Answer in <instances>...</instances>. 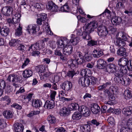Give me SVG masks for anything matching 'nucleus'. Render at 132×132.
Here are the masks:
<instances>
[{
    "instance_id": "obj_1",
    "label": "nucleus",
    "mask_w": 132,
    "mask_h": 132,
    "mask_svg": "<svg viewBox=\"0 0 132 132\" xmlns=\"http://www.w3.org/2000/svg\"><path fill=\"white\" fill-rule=\"evenodd\" d=\"M118 65L122 66L121 69V75H126L127 73L128 70L125 67L126 66L129 71H132V60H128L127 59L123 57L119 59L117 61Z\"/></svg>"
},
{
    "instance_id": "obj_2",
    "label": "nucleus",
    "mask_w": 132,
    "mask_h": 132,
    "mask_svg": "<svg viewBox=\"0 0 132 132\" xmlns=\"http://www.w3.org/2000/svg\"><path fill=\"white\" fill-rule=\"evenodd\" d=\"M78 59L76 60H71V61L68 62V64L70 65V68L72 70L69 71L67 73V76L69 77L72 78L74 75L75 72L74 70L77 67V63L81 64L82 63V54L80 52H77Z\"/></svg>"
},
{
    "instance_id": "obj_3",
    "label": "nucleus",
    "mask_w": 132,
    "mask_h": 132,
    "mask_svg": "<svg viewBox=\"0 0 132 132\" xmlns=\"http://www.w3.org/2000/svg\"><path fill=\"white\" fill-rule=\"evenodd\" d=\"M119 68H117V65L113 63L109 64L107 65L108 69L105 70V72H110L111 73H115L116 76L119 78L122 77L123 75H121V69L122 68V66L118 65Z\"/></svg>"
},
{
    "instance_id": "obj_4",
    "label": "nucleus",
    "mask_w": 132,
    "mask_h": 132,
    "mask_svg": "<svg viewBox=\"0 0 132 132\" xmlns=\"http://www.w3.org/2000/svg\"><path fill=\"white\" fill-rule=\"evenodd\" d=\"M98 26V23L96 21H93L89 23L86 24L83 28L85 30L84 32L89 33L94 31L95 29Z\"/></svg>"
},
{
    "instance_id": "obj_5",
    "label": "nucleus",
    "mask_w": 132,
    "mask_h": 132,
    "mask_svg": "<svg viewBox=\"0 0 132 132\" xmlns=\"http://www.w3.org/2000/svg\"><path fill=\"white\" fill-rule=\"evenodd\" d=\"M69 44V39L65 37H61L57 40V45L58 48H66Z\"/></svg>"
},
{
    "instance_id": "obj_6",
    "label": "nucleus",
    "mask_w": 132,
    "mask_h": 132,
    "mask_svg": "<svg viewBox=\"0 0 132 132\" xmlns=\"http://www.w3.org/2000/svg\"><path fill=\"white\" fill-rule=\"evenodd\" d=\"M40 30L39 26L35 24H30L27 27V31L29 34L33 35H36Z\"/></svg>"
},
{
    "instance_id": "obj_7",
    "label": "nucleus",
    "mask_w": 132,
    "mask_h": 132,
    "mask_svg": "<svg viewBox=\"0 0 132 132\" xmlns=\"http://www.w3.org/2000/svg\"><path fill=\"white\" fill-rule=\"evenodd\" d=\"M38 73L42 80H46L49 76V72L46 71L43 66H42L40 68Z\"/></svg>"
},
{
    "instance_id": "obj_8",
    "label": "nucleus",
    "mask_w": 132,
    "mask_h": 132,
    "mask_svg": "<svg viewBox=\"0 0 132 132\" xmlns=\"http://www.w3.org/2000/svg\"><path fill=\"white\" fill-rule=\"evenodd\" d=\"M0 11L4 16H9L12 14L13 9L10 6H6L2 7Z\"/></svg>"
},
{
    "instance_id": "obj_9",
    "label": "nucleus",
    "mask_w": 132,
    "mask_h": 132,
    "mask_svg": "<svg viewBox=\"0 0 132 132\" xmlns=\"http://www.w3.org/2000/svg\"><path fill=\"white\" fill-rule=\"evenodd\" d=\"M97 31L98 35L102 37L106 36L108 33L107 28L104 26H99L97 28Z\"/></svg>"
},
{
    "instance_id": "obj_10",
    "label": "nucleus",
    "mask_w": 132,
    "mask_h": 132,
    "mask_svg": "<svg viewBox=\"0 0 132 132\" xmlns=\"http://www.w3.org/2000/svg\"><path fill=\"white\" fill-rule=\"evenodd\" d=\"M127 127H122L120 130V132H128L129 129H132V118L129 119L126 122Z\"/></svg>"
},
{
    "instance_id": "obj_11",
    "label": "nucleus",
    "mask_w": 132,
    "mask_h": 132,
    "mask_svg": "<svg viewBox=\"0 0 132 132\" xmlns=\"http://www.w3.org/2000/svg\"><path fill=\"white\" fill-rule=\"evenodd\" d=\"M71 38L69 41V44L70 45H76L79 42L80 38V37L76 36L74 34L71 35Z\"/></svg>"
},
{
    "instance_id": "obj_12",
    "label": "nucleus",
    "mask_w": 132,
    "mask_h": 132,
    "mask_svg": "<svg viewBox=\"0 0 132 132\" xmlns=\"http://www.w3.org/2000/svg\"><path fill=\"white\" fill-rule=\"evenodd\" d=\"M69 111L76 110L78 108V110L80 112H82V109L81 106H79L78 104L74 103L69 104L68 107Z\"/></svg>"
},
{
    "instance_id": "obj_13",
    "label": "nucleus",
    "mask_w": 132,
    "mask_h": 132,
    "mask_svg": "<svg viewBox=\"0 0 132 132\" xmlns=\"http://www.w3.org/2000/svg\"><path fill=\"white\" fill-rule=\"evenodd\" d=\"M35 44L37 50H42L43 51V53L45 54L46 53L47 49L45 47V44L44 42L41 40L35 43Z\"/></svg>"
},
{
    "instance_id": "obj_14",
    "label": "nucleus",
    "mask_w": 132,
    "mask_h": 132,
    "mask_svg": "<svg viewBox=\"0 0 132 132\" xmlns=\"http://www.w3.org/2000/svg\"><path fill=\"white\" fill-rule=\"evenodd\" d=\"M72 84L70 81H65L62 84V89L66 91H70L72 88Z\"/></svg>"
},
{
    "instance_id": "obj_15",
    "label": "nucleus",
    "mask_w": 132,
    "mask_h": 132,
    "mask_svg": "<svg viewBox=\"0 0 132 132\" xmlns=\"http://www.w3.org/2000/svg\"><path fill=\"white\" fill-rule=\"evenodd\" d=\"M14 126L15 132H23L24 127L22 124L16 123L14 125Z\"/></svg>"
},
{
    "instance_id": "obj_16",
    "label": "nucleus",
    "mask_w": 132,
    "mask_h": 132,
    "mask_svg": "<svg viewBox=\"0 0 132 132\" xmlns=\"http://www.w3.org/2000/svg\"><path fill=\"white\" fill-rule=\"evenodd\" d=\"M7 80L9 81H12L13 83H16L19 81L18 76L14 74L9 75L7 78Z\"/></svg>"
},
{
    "instance_id": "obj_17",
    "label": "nucleus",
    "mask_w": 132,
    "mask_h": 132,
    "mask_svg": "<svg viewBox=\"0 0 132 132\" xmlns=\"http://www.w3.org/2000/svg\"><path fill=\"white\" fill-rule=\"evenodd\" d=\"M42 28L44 31L46 32L47 34L50 35H53V32L51 30L48 23L46 22L43 24L42 27Z\"/></svg>"
},
{
    "instance_id": "obj_18",
    "label": "nucleus",
    "mask_w": 132,
    "mask_h": 132,
    "mask_svg": "<svg viewBox=\"0 0 132 132\" xmlns=\"http://www.w3.org/2000/svg\"><path fill=\"white\" fill-rule=\"evenodd\" d=\"M54 106V101L51 100L50 101H47L45 103L44 107L45 108L50 109L53 108Z\"/></svg>"
},
{
    "instance_id": "obj_19",
    "label": "nucleus",
    "mask_w": 132,
    "mask_h": 132,
    "mask_svg": "<svg viewBox=\"0 0 132 132\" xmlns=\"http://www.w3.org/2000/svg\"><path fill=\"white\" fill-rule=\"evenodd\" d=\"M70 111L68 108L63 107L60 111V115L61 116H65L69 114Z\"/></svg>"
},
{
    "instance_id": "obj_20",
    "label": "nucleus",
    "mask_w": 132,
    "mask_h": 132,
    "mask_svg": "<svg viewBox=\"0 0 132 132\" xmlns=\"http://www.w3.org/2000/svg\"><path fill=\"white\" fill-rule=\"evenodd\" d=\"M32 71L29 69H26L23 71L22 72L23 77L26 78H27L31 76L32 75Z\"/></svg>"
},
{
    "instance_id": "obj_21",
    "label": "nucleus",
    "mask_w": 132,
    "mask_h": 132,
    "mask_svg": "<svg viewBox=\"0 0 132 132\" xmlns=\"http://www.w3.org/2000/svg\"><path fill=\"white\" fill-rule=\"evenodd\" d=\"M21 17V14L19 13H16L14 16L13 17V21L15 22V26H16V24L19 25L20 24V18Z\"/></svg>"
},
{
    "instance_id": "obj_22",
    "label": "nucleus",
    "mask_w": 132,
    "mask_h": 132,
    "mask_svg": "<svg viewBox=\"0 0 132 132\" xmlns=\"http://www.w3.org/2000/svg\"><path fill=\"white\" fill-rule=\"evenodd\" d=\"M73 50V47L72 45L69 44L67 47L63 50V53L66 55H68L72 53Z\"/></svg>"
},
{
    "instance_id": "obj_23",
    "label": "nucleus",
    "mask_w": 132,
    "mask_h": 132,
    "mask_svg": "<svg viewBox=\"0 0 132 132\" xmlns=\"http://www.w3.org/2000/svg\"><path fill=\"white\" fill-rule=\"evenodd\" d=\"M123 113L126 116L129 115L132 113V106L123 109L122 111Z\"/></svg>"
},
{
    "instance_id": "obj_24",
    "label": "nucleus",
    "mask_w": 132,
    "mask_h": 132,
    "mask_svg": "<svg viewBox=\"0 0 132 132\" xmlns=\"http://www.w3.org/2000/svg\"><path fill=\"white\" fill-rule=\"evenodd\" d=\"M9 31V28L5 26L2 29L1 28L0 34L2 36H6L8 35Z\"/></svg>"
},
{
    "instance_id": "obj_25",
    "label": "nucleus",
    "mask_w": 132,
    "mask_h": 132,
    "mask_svg": "<svg viewBox=\"0 0 132 132\" xmlns=\"http://www.w3.org/2000/svg\"><path fill=\"white\" fill-rule=\"evenodd\" d=\"M122 21V19L121 18L114 16L111 19V22L114 25L119 24Z\"/></svg>"
},
{
    "instance_id": "obj_26",
    "label": "nucleus",
    "mask_w": 132,
    "mask_h": 132,
    "mask_svg": "<svg viewBox=\"0 0 132 132\" xmlns=\"http://www.w3.org/2000/svg\"><path fill=\"white\" fill-rule=\"evenodd\" d=\"M79 112L77 111H76L73 114L72 118L73 120H78L80 119L82 117L81 112Z\"/></svg>"
},
{
    "instance_id": "obj_27",
    "label": "nucleus",
    "mask_w": 132,
    "mask_h": 132,
    "mask_svg": "<svg viewBox=\"0 0 132 132\" xmlns=\"http://www.w3.org/2000/svg\"><path fill=\"white\" fill-rule=\"evenodd\" d=\"M116 40L115 43V44L119 46H124L126 45V43L124 41L122 40L120 37H118V35H117L116 36Z\"/></svg>"
},
{
    "instance_id": "obj_28",
    "label": "nucleus",
    "mask_w": 132,
    "mask_h": 132,
    "mask_svg": "<svg viewBox=\"0 0 132 132\" xmlns=\"http://www.w3.org/2000/svg\"><path fill=\"white\" fill-rule=\"evenodd\" d=\"M124 98L126 99H129L132 97V92L130 90H126L123 94Z\"/></svg>"
},
{
    "instance_id": "obj_29",
    "label": "nucleus",
    "mask_w": 132,
    "mask_h": 132,
    "mask_svg": "<svg viewBox=\"0 0 132 132\" xmlns=\"http://www.w3.org/2000/svg\"><path fill=\"white\" fill-rule=\"evenodd\" d=\"M91 110L93 113L96 114L100 111V108L97 104H95L92 107Z\"/></svg>"
},
{
    "instance_id": "obj_30",
    "label": "nucleus",
    "mask_w": 132,
    "mask_h": 132,
    "mask_svg": "<svg viewBox=\"0 0 132 132\" xmlns=\"http://www.w3.org/2000/svg\"><path fill=\"white\" fill-rule=\"evenodd\" d=\"M103 54V52L101 50H95L93 52V56L95 58L100 57Z\"/></svg>"
},
{
    "instance_id": "obj_31",
    "label": "nucleus",
    "mask_w": 132,
    "mask_h": 132,
    "mask_svg": "<svg viewBox=\"0 0 132 132\" xmlns=\"http://www.w3.org/2000/svg\"><path fill=\"white\" fill-rule=\"evenodd\" d=\"M60 10L63 12H68L70 11V7L67 3H65L61 7Z\"/></svg>"
},
{
    "instance_id": "obj_32",
    "label": "nucleus",
    "mask_w": 132,
    "mask_h": 132,
    "mask_svg": "<svg viewBox=\"0 0 132 132\" xmlns=\"http://www.w3.org/2000/svg\"><path fill=\"white\" fill-rule=\"evenodd\" d=\"M117 54L118 55L124 56L126 55L127 52L126 49L121 47L119 48L117 51Z\"/></svg>"
},
{
    "instance_id": "obj_33",
    "label": "nucleus",
    "mask_w": 132,
    "mask_h": 132,
    "mask_svg": "<svg viewBox=\"0 0 132 132\" xmlns=\"http://www.w3.org/2000/svg\"><path fill=\"white\" fill-rule=\"evenodd\" d=\"M78 12H79V13L80 15H79L77 16V18L78 19V21L79 22H82V8L81 7H78Z\"/></svg>"
},
{
    "instance_id": "obj_34",
    "label": "nucleus",
    "mask_w": 132,
    "mask_h": 132,
    "mask_svg": "<svg viewBox=\"0 0 132 132\" xmlns=\"http://www.w3.org/2000/svg\"><path fill=\"white\" fill-rule=\"evenodd\" d=\"M20 43L21 41L17 39H13L10 41L9 44L11 46H14Z\"/></svg>"
},
{
    "instance_id": "obj_35",
    "label": "nucleus",
    "mask_w": 132,
    "mask_h": 132,
    "mask_svg": "<svg viewBox=\"0 0 132 132\" xmlns=\"http://www.w3.org/2000/svg\"><path fill=\"white\" fill-rule=\"evenodd\" d=\"M42 105V102L41 101L39 100H35L33 101L32 103L33 106L37 108L40 107Z\"/></svg>"
},
{
    "instance_id": "obj_36",
    "label": "nucleus",
    "mask_w": 132,
    "mask_h": 132,
    "mask_svg": "<svg viewBox=\"0 0 132 132\" xmlns=\"http://www.w3.org/2000/svg\"><path fill=\"white\" fill-rule=\"evenodd\" d=\"M4 117L7 119L11 118L12 117L13 114L12 112L9 111H5L3 113Z\"/></svg>"
},
{
    "instance_id": "obj_37",
    "label": "nucleus",
    "mask_w": 132,
    "mask_h": 132,
    "mask_svg": "<svg viewBox=\"0 0 132 132\" xmlns=\"http://www.w3.org/2000/svg\"><path fill=\"white\" fill-rule=\"evenodd\" d=\"M48 120L49 123L51 124L55 123L56 121V118L54 116L52 115H50L48 116Z\"/></svg>"
},
{
    "instance_id": "obj_38",
    "label": "nucleus",
    "mask_w": 132,
    "mask_h": 132,
    "mask_svg": "<svg viewBox=\"0 0 132 132\" xmlns=\"http://www.w3.org/2000/svg\"><path fill=\"white\" fill-rule=\"evenodd\" d=\"M19 28L16 30L15 32V35L17 36H19L22 34V28L20 27V24H19Z\"/></svg>"
},
{
    "instance_id": "obj_39",
    "label": "nucleus",
    "mask_w": 132,
    "mask_h": 132,
    "mask_svg": "<svg viewBox=\"0 0 132 132\" xmlns=\"http://www.w3.org/2000/svg\"><path fill=\"white\" fill-rule=\"evenodd\" d=\"M117 35L118 36L120 35L122 38V39L125 41H128L129 37H130L127 35H125L123 32H119Z\"/></svg>"
},
{
    "instance_id": "obj_40",
    "label": "nucleus",
    "mask_w": 132,
    "mask_h": 132,
    "mask_svg": "<svg viewBox=\"0 0 132 132\" xmlns=\"http://www.w3.org/2000/svg\"><path fill=\"white\" fill-rule=\"evenodd\" d=\"M34 7L39 10H43L44 8V5L40 3H37L35 4L34 5Z\"/></svg>"
},
{
    "instance_id": "obj_41",
    "label": "nucleus",
    "mask_w": 132,
    "mask_h": 132,
    "mask_svg": "<svg viewBox=\"0 0 132 132\" xmlns=\"http://www.w3.org/2000/svg\"><path fill=\"white\" fill-rule=\"evenodd\" d=\"M54 79L55 80V82H57L59 81L62 77V73L60 72L59 73L54 75Z\"/></svg>"
},
{
    "instance_id": "obj_42",
    "label": "nucleus",
    "mask_w": 132,
    "mask_h": 132,
    "mask_svg": "<svg viewBox=\"0 0 132 132\" xmlns=\"http://www.w3.org/2000/svg\"><path fill=\"white\" fill-rule=\"evenodd\" d=\"M56 94V91L54 90H50V97L51 100L54 101L55 99V96Z\"/></svg>"
},
{
    "instance_id": "obj_43",
    "label": "nucleus",
    "mask_w": 132,
    "mask_h": 132,
    "mask_svg": "<svg viewBox=\"0 0 132 132\" xmlns=\"http://www.w3.org/2000/svg\"><path fill=\"white\" fill-rule=\"evenodd\" d=\"M37 50V47L35 43L32 44L30 46L28 49V51H30V52L32 53L33 52Z\"/></svg>"
},
{
    "instance_id": "obj_44",
    "label": "nucleus",
    "mask_w": 132,
    "mask_h": 132,
    "mask_svg": "<svg viewBox=\"0 0 132 132\" xmlns=\"http://www.w3.org/2000/svg\"><path fill=\"white\" fill-rule=\"evenodd\" d=\"M82 28H81L79 29H76L74 31V33H76L77 37L81 36L82 35Z\"/></svg>"
},
{
    "instance_id": "obj_45",
    "label": "nucleus",
    "mask_w": 132,
    "mask_h": 132,
    "mask_svg": "<svg viewBox=\"0 0 132 132\" xmlns=\"http://www.w3.org/2000/svg\"><path fill=\"white\" fill-rule=\"evenodd\" d=\"M84 131L83 132H90V126L88 125H85L83 126Z\"/></svg>"
},
{
    "instance_id": "obj_46",
    "label": "nucleus",
    "mask_w": 132,
    "mask_h": 132,
    "mask_svg": "<svg viewBox=\"0 0 132 132\" xmlns=\"http://www.w3.org/2000/svg\"><path fill=\"white\" fill-rule=\"evenodd\" d=\"M84 111L85 112L83 113V116L85 117H87L90 115V112L88 108L85 107V109L84 110Z\"/></svg>"
},
{
    "instance_id": "obj_47",
    "label": "nucleus",
    "mask_w": 132,
    "mask_h": 132,
    "mask_svg": "<svg viewBox=\"0 0 132 132\" xmlns=\"http://www.w3.org/2000/svg\"><path fill=\"white\" fill-rule=\"evenodd\" d=\"M124 7V5L122 3L119 2L117 4L116 8L117 10L119 11L122 9Z\"/></svg>"
},
{
    "instance_id": "obj_48",
    "label": "nucleus",
    "mask_w": 132,
    "mask_h": 132,
    "mask_svg": "<svg viewBox=\"0 0 132 132\" xmlns=\"http://www.w3.org/2000/svg\"><path fill=\"white\" fill-rule=\"evenodd\" d=\"M108 122L111 125H114L115 123V120L113 117L110 116L108 119Z\"/></svg>"
},
{
    "instance_id": "obj_49",
    "label": "nucleus",
    "mask_w": 132,
    "mask_h": 132,
    "mask_svg": "<svg viewBox=\"0 0 132 132\" xmlns=\"http://www.w3.org/2000/svg\"><path fill=\"white\" fill-rule=\"evenodd\" d=\"M38 17L44 21L46 18L47 15L45 13H42L39 15Z\"/></svg>"
},
{
    "instance_id": "obj_50",
    "label": "nucleus",
    "mask_w": 132,
    "mask_h": 132,
    "mask_svg": "<svg viewBox=\"0 0 132 132\" xmlns=\"http://www.w3.org/2000/svg\"><path fill=\"white\" fill-rule=\"evenodd\" d=\"M49 44L50 47L52 49H54L56 47V43L55 41H49Z\"/></svg>"
},
{
    "instance_id": "obj_51",
    "label": "nucleus",
    "mask_w": 132,
    "mask_h": 132,
    "mask_svg": "<svg viewBox=\"0 0 132 132\" xmlns=\"http://www.w3.org/2000/svg\"><path fill=\"white\" fill-rule=\"evenodd\" d=\"M54 4L52 2L49 1L47 5H46L47 8L48 10H50Z\"/></svg>"
},
{
    "instance_id": "obj_52",
    "label": "nucleus",
    "mask_w": 132,
    "mask_h": 132,
    "mask_svg": "<svg viewBox=\"0 0 132 132\" xmlns=\"http://www.w3.org/2000/svg\"><path fill=\"white\" fill-rule=\"evenodd\" d=\"M90 82V80L88 78H86L84 80V84H83V86H89Z\"/></svg>"
},
{
    "instance_id": "obj_53",
    "label": "nucleus",
    "mask_w": 132,
    "mask_h": 132,
    "mask_svg": "<svg viewBox=\"0 0 132 132\" xmlns=\"http://www.w3.org/2000/svg\"><path fill=\"white\" fill-rule=\"evenodd\" d=\"M88 44L89 46H94L97 45V43L96 41L92 40L88 42Z\"/></svg>"
},
{
    "instance_id": "obj_54",
    "label": "nucleus",
    "mask_w": 132,
    "mask_h": 132,
    "mask_svg": "<svg viewBox=\"0 0 132 132\" xmlns=\"http://www.w3.org/2000/svg\"><path fill=\"white\" fill-rule=\"evenodd\" d=\"M30 62V60L29 59H26L24 61V63L21 66L22 68H24L26 66L28 65Z\"/></svg>"
},
{
    "instance_id": "obj_55",
    "label": "nucleus",
    "mask_w": 132,
    "mask_h": 132,
    "mask_svg": "<svg viewBox=\"0 0 132 132\" xmlns=\"http://www.w3.org/2000/svg\"><path fill=\"white\" fill-rule=\"evenodd\" d=\"M56 132H65V130L63 127H60L58 128H56L55 129Z\"/></svg>"
},
{
    "instance_id": "obj_56",
    "label": "nucleus",
    "mask_w": 132,
    "mask_h": 132,
    "mask_svg": "<svg viewBox=\"0 0 132 132\" xmlns=\"http://www.w3.org/2000/svg\"><path fill=\"white\" fill-rule=\"evenodd\" d=\"M11 106L12 107H14L18 109H21V106L16 103L13 104L11 105Z\"/></svg>"
},
{
    "instance_id": "obj_57",
    "label": "nucleus",
    "mask_w": 132,
    "mask_h": 132,
    "mask_svg": "<svg viewBox=\"0 0 132 132\" xmlns=\"http://www.w3.org/2000/svg\"><path fill=\"white\" fill-rule=\"evenodd\" d=\"M5 85V82L3 80L0 79V88H4Z\"/></svg>"
},
{
    "instance_id": "obj_58",
    "label": "nucleus",
    "mask_w": 132,
    "mask_h": 132,
    "mask_svg": "<svg viewBox=\"0 0 132 132\" xmlns=\"http://www.w3.org/2000/svg\"><path fill=\"white\" fill-rule=\"evenodd\" d=\"M18 49L20 51L23 52L26 49V47L24 45L20 44L19 46L18 47Z\"/></svg>"
},
{
    "instance_id": "obj_59",
    "label": "nucleus",
    "mask_w": 132,
    "mask_h": 132,
    "mask_svg": "<svg viewBox=\"0 0 132 132\" xmlns=\"http://www.w3.org/2000/svg\"><path fill=\"white\" fill-rule=\"evenodd\" d=\"M50 10L51 11L53 12H57L58 11V7L57 6L54 4Z\"/></svg>"
},
{
    "instance_id": "obj_60",
    "label": "nucleus",
    "mask_w": 132,
    "mask_h": 132,
    "mask_svg": "<svg viewBox=\"0 0 132 132\" xmlns=\"http://www.w3.org/2000/svg\"><path fill=\"white\" fill-rule=\"evenodd\" d=\"M91 83L93 85H94L96 84L97 81V79L94 77H92L91 78Z\"/></svg>"
},
{
    "instance_id": "obj_61",
    "label": "nucleus",
    "mask_w": 132,
    "mask_h": 132,
    "mask_svg": "<svg viewBox=\"0 0 132 132\" xmlns=\"http://www.w3.org/2000/svg\"><path fill=\"white\" fill-rule=\"evenodd\" d=\"M107 65V62L105 61L103 63H102V64H101V65H100L97 67L100 69H103Z\"/></svg>"
},
{
    "instance_id": "obj_62",
    "label": "nucleus",
    "mask_w": 132,
    "mask_h": 132,
    "mask_svg": "<svg viewBox=\"0 0 132 132\" xmlns=\"http://www.w3.org/2000/svg\"><path fill=\"white\" fill-rule=\"evenodd\" d=\"M91 122L93 125H96V126H98L100 124V123L97 121L95 119H93L92 120Z\"/></svg>"
},
{
    "instance_id": "obj_63",
    "label": "nucleus",
    "mask_w": 132,
    "mask_h": 132,
    "mask_svg": "<svg viewBox=\"0 0 132 132\" xmlns=\"http://www.w3.org/2000/svg\"><path fill=\"white\" fill-rule=\"evenodd\" d=\"M59 48H58L57 47V49L55 51V54L58 56L61 55H62V54L60 50H59Z\"/></svg>"
},
{
    "instance_id": "obj_64",
    "label": "nucleus",
    "mask_w": 132,
    "mask_h": 132,
    "mask_svg": "<svg viewBox=\"0 0 132 132\" xmlns=\"http://www.w3.org/2000/svg\"><path fill=\"white\" fill-rule=\"evenodd\" d=\"M6 21L8 23H13L14 25L15 26V22L13 21V18H12V19L10 18L8 19H7Z\"/></svg>"
}]
</instances>
